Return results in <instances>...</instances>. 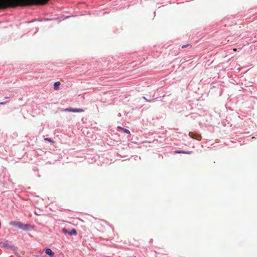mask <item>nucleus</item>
<instances>
[{"instance_id": "obj_15", "label": "nucleus", "mask_w": 257, "mask_h": 257, "mask_svg": "<svg viewBox=\"0 0 257 257\" xmlns=\"http://www.w3.org/2000/svg\"><path fill=\"white\" fill-rule=\"evenodd\" d=\"M233 51H236V49H233Z\"/></svg>"}, {"instance_id": "obj_12", "label": "nucleus", "mask_w": 257, "mask_h": 257, "mask_svg": "<svg viewBox=\"0 0 257 257\" xmlns=\"http://www.w3.org/2000/svg\"><path fill=\"white\" fill-rule=\"evenodd\" d=\"M62 232L65 233H68L67 230L65 228L62 229Z\"/></svg>"}, {"instance_id": "obj_16", "label": "nucleus", "mask_w": 257, "mask_h": 257, "mask_svg": "<svg viewBox=\"0 0 257 257\" xmlns=\"http://www.w3.org/2000/svg\"><path fill=\"white\" fill-rule=\"evenodd\" d=\"M69 17H70V16H67L66 18H69Z\"/></svg>"}, {"instance_id": "obj_14", "label": "nucleus", "mask_w": 257, "mask_h": 257, "mask_svg": "<svg viewBox=\"0 0 257 257\" xmlns=\"http://www.w3.org/2000/svg\"><path fill=\"white\" fill-rule=\"evenodd\" d=\"M5 104V102H0V105H4Z\"/></svg>"}, {"instance_id": "obj_11", "label": "nucleus", "mask_w": 257, "mask_h": 257, "mask_svg": "<svg viewBox=\"0 0 257 257\" xmlns=\"http://www.w3.org/2000/svg\"><path fill=\"white\" fill-rule=\"evenodd\" d=\"M44 140L48 142L53 143V141L50 138H45Z\"/></svg>"}, {"instance_id": "obj_9", "label": "nucleus", "mask_w": 257, "mask_h": 257, "mask_svg": "<svg viewBox=\"0 0 257 257\" xmlns=\"http://www.w3.org/2000/svg\"><path fill=\"white\" fill-rule=\"evenodd\" d=\"M118 127L119 128L121 129L125 134H130V131L126 129L125 128H122V127H121L120 126H118Z\"/></svg>"}, {"instance_id": "obj_13", "label": "nucleus", "mask_w": 257, "mask_h": 257, "mask_svg": "<svg viewBox=\"0 0 257 257\" xmlns=\"http://www.w3.org/2000/svg\"><path fill=\"white\" fill-rule=\"evenodd\" d=\"M189 44H186V45H183L182 46V48H185L187 46H188Z\"/></svg>"}, {"instance_id": "obj_17", "label": "nucleus", "mask_w": 257, "mask_h": 257, "mask_svg": "<svg viewBox=\"0 0 257 257\" xmlns=\"http://www.w3.org/2000/svg\"><path fill=\"white\" fill-rule=\"evenodd\" d=\"M41 0H39V1L40 2Z\"/></svg>"}, {"instance_id": "obj_8", "label": "nucleus", "mask_w": 257, "mask_h": 257, "mask_svg": "<svg viewBox=\"0 0 257 257\" xmlns=\"http://www.w3.org/2000/svg\"><path fill=\"white\" fill-rule=\"evenodd\" d=\"M60 85V82L59 81L55 82L54 84V89L55 90H57L59 88V86Z\"/></svg>"}, {"instance_id": "obj_7", "label": "nucleus", "mask_w": 257, "mask_h": 257, "mask_svg": "<svg viewBox=\"0 0 257 257\" xmlns=\"http://www.w3.org/2000/svg\"><path fill=\"white\" fill-rule=\"evenodd\" d=\"M68 234L69 235H76L77 234V231L74 228L72 229L70 231L68 232Z\"/></svg>"}, {"instance_id": "obj_10", "label": "nucleus", "mask_w": 257, "mask_h": 257, "mask_svg": "<svg viewBox=\"0 0 257 257\" xmlns=\"http://www.w3.org/2000/svg\"><path fill=\"white\" fill-rule=\"evenodd\" d=\"M143 98L146 100L147 101V102H152V101H154L155 100H156L157 98L156 97V98H154L153 99H148L145 96H143Z\"/></svg>"}, {"instance_id": "obj_5", "label": "nucleus", "mask_w": 257, "mask_h": 257, "mask_svg": "<svg viewBox=\"0 0 257 257\" xmlns=\"http://www.w3.org/2000/svg\"><path fill=\"white\" fill-rule=\"evenodd\" d=\"M45 253L50 255L51 257H53L54 255V252L50 248H47L45 250Z\"/></svg>"}, {"instance_id": "obj_2", "label": "nucleus", "mask_w": 257, "mask_h": 257, "mask_svg": "<svg viewBox=\"0 0 257 257\" xmlns=\"http://www.w3.org/2000/svg\"><path fill=\"white\" fill-rule=\"evenodd\" d=\"M10 224L15 226H17L20 229L26 231H31L33 229L34 227L32 225L23 224L20 222L11 221Z\"/></svg>"}, {"instance_id": "obj_4", "label": "nucleus", "mask_w": 257, "mask_h": 257, "mask_svg": "<svg viewBox=\"0 0 257 257\" xmlns=\"http://www.w3.org/2000/svg\"><path fill=\"white\" fill-rule=\"evenodd\" d=\"M3 246L5 247V248H13L14 247V245H11L9 243V241L8 240H5L4 242H3Z\"/></svg>"}, {"instance_id": "obj_3", "label": "nucleus", "mask_w": 257, "mask_h": 257, "mask_svg": "<svg viewBox=\"0 0 257 257\" xmlns=\"http://www.w3.org/2000/svg\"><path fill=\"white\" fill-rule=\"evenodd\" d=\"M66 111L67 112H82L84 111V110L81 108H68L65 109Z\"/></svg>"}, {"instance_id": "obj_6", "label": "nucleus", "mask_w": 257, "mask_h": 257, "mask_svg": "<svg viewBox=\"0 0 257 257\" xmlns=\"http://www.w3.org/2000/svg\"><path fill=\"white\" fill-rule=\"evenodd\" d=\"M175 153H183V154H190L192 152L191 151H182V150H177L174 152Z\"/></svg>"}, {"instance_id": "obj_1", "label": "nucleus", "mask_w": 257, "mask_h": 257, "mask_svg": "<svg viewBox=\"0 0 257 257\" xmlns=\"http://www.w3.org/2000/svg\"><path fill=\"white\" fill-rule=\"evenodd\" d=\"M39 0H0V8L38 4Z\"/></svg>"}]
</instances>
